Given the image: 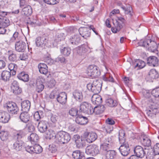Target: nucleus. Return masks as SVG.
Listing matches in <instances>:
<instances>
[{
  "mask_svg": "<svg viewBox=\"0 0 159 159\" xmlns=\"http://www.w3.org/2000/svg\"><path fill=\"white\" fill-rule=\"evenodd\" d=\"M106 123L109 125H114L115 123V121L111 118H108L106 120Z\"/></svg>",
  "mask_w": 159,
  "mask_h": 159,
  "instance_id": "63",
  "label": "nucleus"
},
{
  "mask_svg": "<svg viewBox=\"0 0 159 159\" xmlns=\"http://www.w3.org/2000/svg\"><path fill=\"white\" fill-rule=\"evenodd\" d=\"M149 77L151 79H157L158 78V72L154 69H152L148 73Z\"/></svg>",
  "mask_w": 159,
  "mask_h": 159,
  "instance_id": "42",
  "label": "nucleus"
},
{
  "mask_svg": "<svg viewBox=\"0 0 159 159\" xmlns=\"http://www.w3.org/2000/svg\"><path fill=\"white\" fill-rule=\"evenodd\" d=\"M45 136L47 139H51L54 137L56 138V134L52 130H47L45 132Z\"/></svg>",
  "mask_w": 159,
  "mask_h": 159,
  "instance_id": "43",
  "label": "nucleus"
},
{
  "mask_svg": "<svg viewBox=\"0 0 159 159\" xmlns=\"http://www.w3.org/2000/svg\"><path fill=\"white\" fill-rule=\"evenodd\" d=\"M153 151L155 155L159 154V143H157L154 146Z\"/></svg>",
  "mask_w": 159,
  "mask_h": 159,
  "instance_id": "57",
  "label": "nucleus"
},
{
  "mask_svg": "<svg viewBox=\"0 0 159 159\" xmlns=\"http://www.w3.org/2000/svg\"><path fill=\"white\" fill-rule=\"evenodd\" d=\"M23 143L21 141L17 140L15 142L11 147L12 149L15 151H19L21 150Z\"/></svg>",
  "mask_w": 159,
  "mask_h": 159,
  "instance_id": "21",
  "label": "nucleus"
},
{
  "mask_svg": "<svg viewBox=\"0 0 159 159\" xmlns=\"http://www.w3.org/2000/svg\"><path fill=\"white\" fill-rule=\"evenodd\" d=\"M48 128L47 123L46 121H41L39 123L38 129L41 133L45 132Z\"/></svg>",
  "mask_w": 159,
  "mask_h": 159,
  "instance_id": "20",
  "label": "nucleus"
},
{
  "mask_svg": "<svg viewBox=\"0 0 159 159\" xmlns=\"http://www.w3.org/2000/svg\"><path fill=\"white\" fill-rule=\"evenodd\" d=\"M22 110L23 111L28 112L30 107V102L29 100H25L21 103Z\"/></svg>",
  "mask_w": 159,
  "mask_h": 159,
  "instance_id": "27",
  "label": "nucleus"
},
{
  "mask_svg": "<svg viewBox=\"0 0 159 159\" xmlns=\"http://www.w3.org/2000/svg\"><path fill=\"white\" fill-rule=\"evenodd\" d=\"M73 139L75 141L77 147L80 148L85 145V142L84 139L82 137H80L79 135H75L73 136Z\"/></svg>",
  "mask_w": 159,
  "mask_h": 159,
  "instance_id": "12",
  "label": "nucleus"
},
{
  "mask_svg": "<svg viewBox=\"0 0 159 159\" xmlns=\"http://www.w3.org/2000/svg\"><path fill=\"white\" fill-rule=\"evenodd\" d=\"M48 41V37L46 36H43L41 37L36 38L35 43L37 46L43 47L46 45Z\"/></svg>",
  "mask_w": 159,
  "mask_h": 159,
  "instance_id": "11",
  "label": "nucleus"
},
{
  "mask_svg": "<svg viewBox=\"0 0 159 159\" xmlns=\"http://www.w3.org/2000/svg\"><path fill=\"white\" fill-rule=\"evenodd\" d=\"M97 138V134L94 132H90L88 133L86 140L89 143L95 141Z\"/></svg>",
  "mask_w": 159,
  "mask_h": 159,
  "instance_id": "23",
  "label": "nucleus"
},
{
  "mask_svg": "<svg viewBox=\"0 0 159 159\" xmlns=\"http://www.w3.org/2000/svg\"><path fill=\"white\" fill-rule=\"evenodd\" d=\"M74 98L77 101L81 102L82 101L83 96L82 92L79 90H75L73 93Z\"/></svg>",
  "mask_w": 159,
  "mask_h": 159,
  "instance_id": "22",
  "label": "nucleus"
},
{
  "mask_svg": "<svg viewBox=\"0 0 159 159\" xmlns=\"http://www.w3.org/2000/svg\"><path fill=\"white\" fill-rule=\"evenodd\" d=\"M10 118V115L7 112L0 111V122L5 123H7Z\"/></svg>",
  "mask_w": 159,
  "mask_h": 159,
  "instance_id": "16",
  "label": "nucleus"
},
{
  "mask_svg": "<svg viewBox=\"0 0 159 159\" xmlns=\"http://www.w3.org/2000/svg\"><path fill=\"white\" fill-rule=\"evenodd\" d=\"M92 101L93 103L98 105L102 103V99L100 96L95 94L92 97Z\"/></svg>",
  "mask_w": 159,
  "mask_h": 159,
  "instance_id": "32",
  "label": "nucleus"
},
{
  "mask_svg": "<svg viewBox=\"0 0 159 159\" xmlns=\"http://www.w3.org/2000/svg\"><path fill=\"white\" fill-rule=\"evenodd\" d=\"M148 150L147 148H143L140 146H137L134 149V154L138 157L143 158L146 155L147 151Z\"/></svg>",
  "mask_w": 159,
  "mask_h": 159,
  "instance_id": "7",
  "label": "nucleus"
},
{
  "mask_svg": "<svg viewBox=\"0 0 159 159\" xmlns=\"http://www.w3.org/2000/svg\"><path fill=\"white\" fill-rule=\"evenodd\" d=\"M39 72L43 74L46 75L48 72V68L46 65L43 63H40L38 66Z\"/></svg>",
  "mask_w": 159,
  "mask_h": 159,
  "instance_id": "24",
  "label": "nucleus"
},
{
  "mask_svg": "<svg viewBox=\"0 0 159 159\" xmlns=\"http://www.w3.org/2000/svg\"><path fill=\"white\" fill-rule=\"evenodd\" d=\"M75 121L77 123L79 124L83 125L87 123L88 120L87 117L84 116L79 114L76 116Z\"/></svg>",
  "mask_w": 159,
  "mask_h": 159,
  "instance_id": "17",
  "label": "nucleus"
},
{
  "mask_svg": "<svg viewBox=\"0 0 159 159\" xmlns=\"http://www.w3.org/2000/svg\"><path fill=\"white\" fill-rule=\"evenodd\" d=\"M106 103L107 105L111 107H116L117 105V101L111 98L107 99L106 100Z\"/></svg>",
  "mask_w": 159,
  "mask_h": 159,
  "instance_id": "37",
  "label": "nucleus"
},
{
  "mask_svg": "<svg viewBox=\"0 0 159 159\" xmlns=\"http://www.w3.org/2000/svg\"><path fill=\"white\" fill-rule=\"evenodd\" d=\"M159 60L155 56H152L148 57L147 59V64L150 66H157L158 65Z\"/></svg>",
  "mask_w": 159,
  "mask_h": 159,
  "instance_id": "15",
  "label": "nucleus"
},
{
  "mask_svg": "<svg viewBox=\"0 0 159 159\" xmlns=\"http://www.w3.org/2000/svg\"><path fill=\"white\" fill-rule=\"evenodd\" d=\"M27 47L26 44L25 43L17 41L15 44V50L19 52H24L25 51Z\"/></svg>",
  "mask_w": 159,
  "mask_h": 159,
  "instance_id": "13",
  "label": "nucleus"
},
{
  "mask_svg": "<svg viewBox=\"0 0 159 159\" xmlns=\"http://www.w3.org/2000/svg\"><path fill=\"white\" fill-rule=\"evenodd\" d=\"M87 46L85 44H82L77 47V53L80 55L86 52L87 51Z\"/></svg>",
  "mask_w": 159,
  "mask_h": 159,
  "instance_id": "38",
  "label": "nucleus"
},
{
  "mask_svg": "<svg viewBox=\"0 0 159 159\" xmlns=\"http://www.w3.org/2000/svg\"><path fill=\"white\" fill-rule=\"evenodd\" d=\"M134 68H137V70L143 68L145 66V62L139 59L137 60L134 63Z\"/></svg>",
  "mask_w": 159,
  "mask_h": 159,
  "instance_id": "31",
  "label": "nucleus"
},
{
  "mask_svg": "<svg viewBox=\"0 0 159 159\" xmlns=\"http://www.w3.org/2000/svg\"><path fill=\"white\" fill-rule=\"evenodd\" d=\"M80 111L81 112L88 115H91L93 113V108L91 104L84 102L81 103L80 106Z\"/></svg>",
  "mask_w": 159,
  "mask_h": 159,
  "instance_id": "6",
  "label": "nucleus"
},
{
  "mask_svg": "<svg viewBox=\"0 0 159 159\" xmlns=\"http://www.w3.org/2000/svg\"><path fill=\"white\" fill-rule=\"evenodd\" d=\"M8 67L10 70V72L13 75H15L16 74V71L17 69V66L14 63H10L8 66Z\"/></svg>",
  "mask_w": 159,
  "mask_h": 159,
  "instance_id": "45",
  "label": "nucleus"
},
{
  "mask_svg": "<svg viewBox=\"0 0 159 159\" xmlns=\"http://www.w3.org/2000/svg\"><path fill=\"white\" fill-rule=\"evenodd\" d=\"M98 68V67L95 65L89 66L86 71L88 76L92 77V78H96L100 76V72Z\"/></svg>",
  "mask_w": 159,
  "mask_h": 159,
  "instance_id": "5",
  "label": "nucleus"
},
{
  "mask_svg": "<svg viewBox=\"0 0 159 159\" xmlns=\"http://www.w3.org/2000/svg\"><path fill=\"white\" fill-rule=\"evenodd\" d=\"M80 110L78 111L76 108H72L69 111V114L73 116H77L80 113Z\"/></svg>",
  "mask_w": 159,
  "mask_h": 159,
  "instance_id": "48",
  "label": "nucleus"
},
{
  "mask_svg": "<svg viewBox=\"0 0 159 159\" xmlns=\"http://www.w3.org/2000/svg\"><path fill=\"white\" fill-rule=\"evenodd\" d=\"M106 143H102L100 145V149L104 154L110 150L111 145L107 144Z\"/></svg>",
  "mask_w": 159,
  "mask_h": 159,
  "instance_id": "35",
  "label": "nucleus"
},
{
  "mask_svg": "<svg viewBox=\"0 0 159 159\" xmlns=\"http://www.w3.org/2000/svg\"><path fill=\"white\" fill-rule=\"evenodd\" d=\"M40 113H41V112H39L38 111L36 112L34 115V120L39 121L41 118V117L40 115Z\"/></svg>",
  "mask_w": 159,
  "mask_h": 159,
  "instance_id": "61",
  "label": "nucleus"
},
{
  "mask_svg": "<svg viewBox=\"0 0 159 159\" xmlns=\"http://www.w3.org/2000/svg\"><path fill=\"white\" fill-rule=\"evenodd\" d=\"M16 58L17 57L16 55L13 53L9 55L8 57L9 60L10 61H16Z\"/></svg>",
  "mask_w": 159,
  "mask_h": 159,
  "instance_id": "60",
  "label": "nucleus"
},
{
  "mask_svg": "<svg viewBox=\"0 0 159 159\" xmlns=\"http://www.w3.org/2000/svg\"><path fill=\"white\" fill-rule=\"evenodd\" d=\"M72 156L75 159H80L82 158L83 155L80 151L77 150L73 152Z\"/></svg>",
  "mask_w": 159,
  "mask_h": 159,
  "instance_id": "49",
  "label": "nucleus"
},
{
  "mask_svg": "<svg viewBox=\"0 0 159 159\" xmlns=\"http://www.w3.org/2000/svg\"><path fill=\"white\" fill-rule=\"evenodd\" d=\"M5 109L10 114H17L19 111V108L16 103L12 102H8L3 105Z\"/></svg>",
  "mask_w": 159,
  "mask_h": 159,
  "instance_id": "4",
  "label": "nucleus"
},
{
  "mask_svg": "<svg viewBox=\"0 0 159 159\" xmlns=\"http://www.w3.org/2000/svg\"><path fill=\"white\" fill-rule=\"evenodd\" d=\"M98 147L95 144L88 146L86 148L85 153L88 155L94 156L99 153Z\"/></svg>",
  "mask_w": 159,
  "mask_h": 159,
  "instance_id": "8",
  "label": "nucleus"
},
{
  "mask_svg": "<svg viewBox=\"0 0 159 159\" xmlns=\"http://www.w3.org/2000/svg\"><path fill=\"white\" fill-rule=\"evenodd\" d=\"M151 40L147 37L143 40H142L138 43L139 46L147 48L149 46V43H151Z\"/></svg>",
  "mask_w": 159,
  "mask_h": 159,
  "instance_id": "40",
  "label": "nucleus"
},
{
  "mask_svg": "<svg viewBox=\"0 0 159 159\" xmlns=\"http://www.w3.org/2000/svg\"><path fill=\"white\" fill-rule=\"evenodd\" d=\"M66 35L62 31L58 32L56 35L55 41L57 42H59L62 40H63L65 38Z\"/></svg>",
  "mask_w": 159,
  "mask_h": 159,
  "instance_id": "30",
  "label": "nucleus"
},
{
  "mask_svg": "<svg viewBox=\"0 0 159 159\" xmlns=\"http://www.w3.org/2000/svg\"><path fill=\"white\" fill-rule=\"evenodd\" d=\"M106 159H113L116 155V152L114 150H110L105 153Z\"/></svg>",
  "mask_w": 159,
  "mask_h": 159,
  "instance_id": "39",
  "label": "nucleus"
},
{
  "mask_svg": "<svg viewBox=\"0 0 159 159\" xmlns=\"http://www.w3.org/2000/svg\"><path fill=\"white\" fill-rule=\"evenodd\" d=\"M80 37L79 34L71 36L69 39V42L73 45H78L80 43Z\"/></svg>",
  "mask_w": 159,
  "mask_h": 159,
  "instance_id": "19",
  "label": "nucleus"
},
{
  "mask_svg": "<svg viewBox=\"0 0 159 159\" xmlns=\"http://www.w3.org/2000/svg\"><path fill=\"white\" fill-rule=\"evenodd\" d=\"M118 20L120 21L123 23L125 21V19L121 17H117V19L116 20L115 23H113L115 26L114 27L111 28V31L114 33H116L119 31L122 28L121 23L119 22Z\"/></svg>",
  "mask_w": 159,
  "mask_h": 159,
  "instance_id": "10",
  "label": "nucleus"
},
{
  "mask_svg": "<svg viewBox=\"0 0 159 159\" xmlns=\"http://www.w3.org/2000/svg\"><path fill=\"white\" fill-rule=\"evenodd\" d=\"M144 95L145 97L148 98L149 102L147 112V115L151 118H153L157 113L159 112L158 104L154 102L153 100L151 98L150 93L146 91V94H144Z\"/></svg>",
  "mask_w": 159,
  "mask_h": 159,
  "instance_id": "1",
  "label": "nucleus"
},
{
  "mask_svg": "<svg viewBox=\"0 0 159 159\" xmlns=\"http://www.w3.org/2000/svg\"><path fill=\"white\" fill-rule=\"evenodd\" d=\"M147 48L149 51L154 52L157 51L158 46L155 42L151 40Z\"/></svg>",
  "mask_w": 159,
  "mask_h": 159,
  "instance_id": "36",
  "label": "nucleus"
},
{
  "mask_svg": "<svg viewBox=\"0 0 159 159\" xmlns=\"http://www.w3.org/2000/svg\"><path fill=\"white\" fill-rule=\"evenodd\" d=\"M25 148L26 151L28 152H29L30 153H34V146H28L26 147Z\"/></svg>",
  "mask_w": 159,
  "mask_h": 159,
  "instance_id": "62",
  "label": "nucleus"
},
{
  "mask_svg": "<svg viewBox=\"0 0 159 159\" xmlns=\"http://www.w3.org/2000/svg\"><path fill=\"white\" fill-rule=\"evenodd\" d=\"M23 13L26 16L31 15L32 13V9L31 7L28 5L24 7L22 10Z\"/></svg>",
  "mask_w": 159,
  "mask_h": 159,
  "instance_id": "44",
  "label": "nucleus"
},
{
  "mask_svg": "<svg viewBox=\"0 0 159 159\" xmlns=\"http://www.w3.org/2000/svg\"><path fill=\"white\" fill-rule=\"evenodd\" d=\"M105 108L103 105H98L93 108V113L95 114H99L103 113Z\"/></svg>",
  "mask_w": 159,
  "mask_h": 159,
  "instance_id": "29",
  "label": "nucleus"
},
{
  "mask_svg": "<svg viewBox=\"0 0 159 159\" xmlns=\"http://www.w3.org/2000/svg\"><path fill=\"white\" fill-rule=\"evenodd\" d=\"M48 112L50 114L51 121L53 123H56L57 121L58 116L52 114L50 111H48Z\"/></svg>",
  "mask_w": 159,
  "mask_h": 159,
  "instance_id": "58",
  "label": "nucleus"
},
{
  "mask_svg": "<svg viewBox=\"0 0 159 159\" xmlns=\"http://www.w3.org/2000/svg\"><path fill=\"white\" fill-rule=\"evenodd\" d=\"M20 118L22 122L26 123L29 121L30 116L27 112L24 111L21 113Z\"/></svg>",
  "mask_w": 159,
  "mask_h": 159,
  "instance_id": "28",
  "label": "nucleus"
},
{
  "mask_svg": "<svg viewBox=\"0 0 159 159\" xmlns=\"http://www.w3.org/2000/svg\"><path fill=\"white\" fill-rule=\"evenodd\" d=\"M80 34L85 39H87L91 35L90 29L86 27L80 28L79 30Z\"/></svg>",
  "mask_w": 159,
  "mask_h": 159,
  "instance_id": "14",
  "label": "nucleus"
},
{
  "mask_svg": "<svg viewBox=\"0 0 159 159\" xmlns=\"http://www.w3.org/2000/svg\"><path fill=\"white\" fill-rule=\"evenodd\" d=\"M102 79L104 81L106 82H114V79L108 74L104 75L102 77Z\"/></svg>",
  "mask_w": 159,
  "mask_h": 159,
  "instance_id": "51",
  "label": "nucleus"
},
{
  "mask_svg": "<svg viewBox=\"0 0 159 159\" xmlns=\"http://www.w3.org/2000/svg\"><path fill=\"white\" fill-rule=\"evenodd\" d=\"M142 143L144 146L147 147H150L152 144L151 140L146 135H144L143 136Z\"/></svg>",
  "mask_w": 159,
  "mask_h": 159,
  "instance_id": "34",
  "label": "nucleus"
},
{
  "mask_svg": "<svg viewBox=\"0 0 159 159\" xmlns=\"http://www.w3.org/2000/svg\"><path fill=\"white\" fill-rule=\"evenodd\" d=\"M10 137L9 132L7 131L3 130L0 132V138L2 141L7 140Z\"/></svg>",
  "mask_w": 159,
  "mask_h": 159,
  "instance_id": "25",
  "label": "nucleus"
},
{
  "mask_svg": "<svg viewBox=\"0 0 159 159\" xmlns=\"http://www.w3.org/2000/svg\"><path fill=\"white\" fill-rule=\"evenodd\" d=\"M151 94L155 98L159 97V88L153 89L152 91Z\"/></svg>",
  "mask_w": 159,
  "mask_h": 159,
  "instance_id": "54",
  "label": "nucleus"
},
{
  "mask_svg": "<svg viewBox=\"0 0 159 159\" xmlns=\"http://www.w3.org/2000/svg\"><path fill=\"white\" fill-rule=\"evenodd\" d=\"M56 140L61 144L67 143L70 140V135L68 133L63 131H60L56 134Z\"/></svg>",
  "mask_w": 159,
  "mask_h": 159,
  "instance_id": "3",
  "label": "nucleus"
},
{
  "mask_svg": "<svg viewBox=\"0 0 159 159\" xmlns=\"http://www.w3.org/2000/svg\"><path fill=\"white\" fill-rule=\"evenodd\" d=\"M44 3L49 5L56 4L58 2L57 0H43Z\"/></svg>",
  "mask_w": 159,
  "mask_h": 159,
  "instance_id": "59",
  "label": "nucleus"
},
{
  "mask_svg": "<svg viewBox=\"0 0 159 159\" xmlns=\"http://www.w3.org/2000/svg\"><path fill=\"white\" fill-rule=\"evenodd\" d=\"M71 50L69 47H64L61 49V52L64 55L68 56L70 53Z\"/></svg>",
  "mask_w": 159,
  "mask_h": 159,
  "instance_id": "47",
  "label": "nucleus"
},
{
  "mask_svg": "<svg viewBox=\"0 0 159 159\" xmlns=\"http://www.w3.org/2000/svg\"><path fill=\"white\" fill-rule=\"evenodd\" d=\"M125 133L122 130H120L119 133V139L120 143H122V142L125 141L124 138L125 136Z\"/></svg>",
  "mask_w": 159,
  "mask_h": 159,
  "instance_id": "52",
  "label": "nucleus"
},
{
  "mask_svg": "<svg viewBox=\"0 0 159 159\" xmlns=\"http://www.w3.org/2000/svg\"><path fill=\"white\" fill-rule=\"evenodd\" d=\"M13 92L15 94L17 95L20 94L22 92V89L19 87L14 89L12 90Z\"/></svg>",
  "mask_w": 159,
  "mask_h": 159,
  "instance_id": "64",
  "label": "nucleus"
},
{
  "mask_svg": "<svg viewBox=\"0 0 159 159\" xmlns=\"http://www.w3.org/2000/svg\"><path fill=\"white\" fill-rule=\"evenodd\" d=\"M19 33L18 32L16 31L13 34L12 37L10 40L11 42H13L15 40H19Z\"/></svg>",
  "mask_w": 159,
  "mask_h": 159,
  "instance_id": "55",
  "label": "nucleus"
},
{
  "mask_svg": "<svg viewBox=\"0 0 159 159\" xmlns=\"http://www.w3.org/2000/svg\"><path fill=\"white\" fill-rule=\"evenodd\" d=\"M34 153H39L42 151V148L39 145L35 144L34 145Z\"/></svg>",
  "mask_w": 159,
  "mask_h": 159,
  "instance_id": "53",
  "label": "nucleus"
},
{
  "mask_svg": "<svg viewBox=\"0 0 159 159\" xmlns=\"http://www.w3.org/2000/svg\"><path fill=\"white\" fill-rule=\"evenodd\" d=\"M32 143L34 144L37 142L39 139V136L38 135L34 133H31L29 137H28Z\"/></svg>",
  "mask_w": 159,
  "mask_h": 159,
  "instance_id": "41",
  "label": "nucleus"
},
{
  "mask_svg": "<svg viewBox=\"0 0 159 159\" xmlns=\"http://www.w3.org/2000/svg\"><path fill=\"white\" fill-rule=\"evenodd\" d=\"M102 83L97 79L94 80L93 82L87 84V87L88 89L95 94L100 93L102 88Z\"/></svg>",
  "mask_w": 159,
  "mask_h": 159,
  "instance_id": "2",
  "label": "nucleus"
},
{
  "mask_svg": "<svg viewBox=\"0 0 159 159\" xmlns=\"http://www.w3.org/2000/svg\"><path fill=\"white\" fill-rule=\"evenodd\" d=\"M11 73L7 70L3 71L1 74V79L5 81H8L11 77Z\"/></svg>",
  "mask_w": 159,
  "mask_h": 159,
  "instance_id": "33",
  "label": "nucleus"
},
{
  "mask_svg": "<svg viewBox=\"0 0 159 159\" xmlns=\"http://www.w3.org/2000/svg\"><path fill=\"white\" fill-rule=\"evenodd\" d=\"M44 86L42 82L37 81L36 82V90L37 92L40 93L43 89Z\"/></svg>",
  "mask_w": 159,
  "mask_h": 159,
  "instance_id": "46",
  "label": "nucleus"
},
{
  "mask_svg": "<svg viewBox=\"0 0 159 159\" xmlns=\"http://www.w3.org/2000/svg\"><path fill=\"white\" fill-rule=\"evenodd\" d=\"M121 145L119 148L121 155L124 156H127L130 152V148L128 142H122Z\"/></svg>",
  "mask_w": 159,
  "mask_h": 159,
  "instance_id": "9",
  "label": "nucleus"
},
{
  "mask_svg": "<svg viewBox=\"0 0 159 159\" xmlns=\"http://www.w3.org/2000/svg\"><path fill=\"white\" fill-rule=\"evenodd\" d=\"M57 101L62 104H65L66 102L67 94L65 92L60 93L57 97Z\"/></svg>",
  "mask_w": 159,
  "mask_h": 159,
  "instance_id": "18",
  "label": "nucleus"
},
{
  "mask_svg": "<svg viewBox=\"0 0 159 159\" xmlns=\"http://www.w3.org/2000/svg\"><path fill=\"white\" fill-rule=\"evenodd\" d=\"M17 77L20 80H21L25 82L28 81L29 80V75L26 74L25 72L22 71L19 73Z\"/></svg>",
  "mask_w": 159,
  "mask_h": 159,
  "instance_id": "26",
  "label": "nucleus"
},
{
  "mask_svg": "<svg viewBox=\"0 0 159 159\" xmlns=\"http://www.w3.org/2000/svg\"><path fill=\"white\" fill-rule=\"evenodd\" d=\"M44 61L48 64L51 65L54 62V61L50 57L47 56L44 57Z\"/></svg>",
  "mask_w": 159,
  "mask_h": 159,
  "instance_id": "56",
  "label": "nucleus"
},
{
  "mask_svg": "<svg viewBox=\"0 0 159 159\" xmlns=\"http://www.w3.org/2000/svg\"><path fill=\"white\" fill-rule=\"evenodd\" d=\"M10 21L6 17H2L1 25L4 27H7L10 25Z\"/></svg>",
  "mask_w": 159,
  "mask_h": 159,
  "instance_id": "50",
  "label": "nucleus"
}]
</instances>
